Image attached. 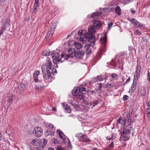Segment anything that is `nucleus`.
Returning <instances> with one entry per match:
<instances>
[{"label": "nucleus", "instance_id": "obj_1", "mask_svg": "<svg viewBox=\"0 0 150 150\" xmlns=\"http://www.w3.org/2000/svg\"><path fill=\"white\" fill-rule=\"evenodd\" d=\"M93 23V25L91 26L88 29L89 33L85 35L86 38H88L89 41L94 43L95 42L96 36H93L92 34L94 33L96 29H99L101 28L102 27V22L100 21L93 19L92 21Z\"/></svg>", "mask_w": 150, "mask_h": 150}, {"label": "nucleus", "instance_id": "obj_2", "mask_svg": "<svg viewBox=\"0 0 150 150\" xmlns=\"http://www.w3.org/2000/svg\"><path fill=\"white\" fill-rule=\"evenodd\" d=\"M51 55L54 60H57L58 62H60L61 63L64 61V59L68 60L69 58H72V55L68 54L66 55L62 54L61 58H60V55L58 53H54L52 54V53L51 52Z\"/></svg>", "mask_w": 150, "mask_h": 150}, {"label": "nucleus", "instance_id": "obj_3", "mask_svg": "<svg viewBox=\"0 0 150 150\" xmlns=\"http://www.w3.org/2000/svg\"><path fill=\"white\" fill-rule=\"evenodd\" d=\"M141 71V67L140 66L138 65L136 67V71L134 74V80L138 79L140 76V74ZM136 83H135L134 81H133V84L132 86L131 90L134 91L136 88Z\"/></svg>", "mask_w": 150, "mask_h": 150}, {"label": "nucleus", "instance_id": "obj_4", "mask_svg": "<svg viewBox=\"0 0 150 150\" xmlns=\"http://www.w3.org/2000/svg\"><path fill=\"white\" fill-rule=\"evenodd\" d=\"M33 132L35 133L36 137H39L42 134V129L41 127H36L34 128Z\"/></svg>", "mask_w": 150, "mask_h": 150}, {"label": "nucleus", "instance_id": "obj_5", "mask_svg": "<svg viewBox=\"0 0 150 150\" xmlns=\"http://www.w3.org/2000/svg\"><path fill=\"white\" fill-rule=\"evenodd\" d=\"M84 54V52L83 51H76L74 53V56L77 59H82Z\"/></svg>", "mask_w": 150, "mask_h": 150}, {"label": "nucleus", "instance_id": "obj_6", "mask_svg": "<svg viewBox=\"0 0 150 150\" xmlns=\"http://www.w3.org/2000/svg\"><path fill=\"white\" fill-rule=\"evenodd\" d=\"M40 139H34L32 141L31 143L34 146H38L39 145V146H40V145H42Z\"/></svg>", "mask_w": 150, "mask_h": 150}, {"label": "nucleus", "instance_id": "obj_7", "mask_svg": "<svg viewBox=\"0 0 150 150\" xmlns=\"http://www.w3.org/2000/svg\"><path fill=\"white\" fill-rule=\"evenodd\" d=\"M120 138L124 140H128L129 139L128 135L127 134V131H124L123 132Z\"/></svg>", "mask_w": 150, "mask_h": 150}, {"label": "nucleus", "instance_id": "obj_8", "mask_svg": "<svg viewBox=\"0 0 150 150\" xmlns=\"http://www.w3.org/2000/svg\"><path fill=\"white\" fill-rule=\"evenodd\" d=\"M62 104L63 105V108L65 112L67 113H70L71 112V110L70 108V106L67 104H64V103H63Z\"/></svg>", "mask_w": 150, "mask_h": 150}, {"label": "nucleus", "instance_id": "obj_9", "mask_svg": "<svg viewBox=\"0 0 150 150\" xmlns=\"http://www.w3.org/2000/svg\"><path fill=\"white\" fill-rule=\"evenodd\" d=\"M40 74V72L39 71H36L33 74L34 80L35 82H37L38 81V76Z\"/></svg>", "mask_w": 150, "mask_h": 150}, {"label": "nucleus", "instance_id": "obj_10", "mask_svg": "<svg viewBox=\"0 0 150 150\" xmlns=\"http://www.w3.org/2000/svg\"><path fill=\"white\" fill-rule=\"evenodd\" d=\"M89 33V32L88 33H86V31L85 30H79V31H78V34H79V35H80V36H83L84 35V37L85 38H86V39H88V41L89 42H91L90 41H89V39L88 38H87L86 37H85V35H86V34L88 33Z\"/></svg>", "mask_w": 150, "mask_h": 150}, {"label": "nucleus", "instance_id": "obj_11", "mask_svg": "<svg viewBox=\"0 0 150 150\" xmlns=\"http://www.w3.org/2000/svg\"><path fill=\"white\" fill-rule=\"evenodd\" d=\"M100 42L101 43L102 46L104 47L107 42V37L106 36H104L103 38H101L100 39Z\"/></svg>", "mask_w": 150, "mask_h": 150}, {"label": "nucleus", "instance_id": "obj_12", "mask_svg": "<svg viewBox=\"0 0 150 150\" xmlns=\"http://www.w3.org/2000/svg\"><path fill=\"white\" fill-rule=\"evenodd\" d=\"M84 94L79 93L76 97L78 98H79L81 100H82L83 102H85V100L84 99V98H85V96Z\"/></svg>", "mask_w": 150, "mask_h": 150}, {"label": "nucleus", "instance_id": "obj_13", "mask_svg": "<svg viewBox=\"0 0 150 150\" xmlns=\"http://www.w3.org/2000/svg\"><path fill=\"white\" fill-rule=\"evenodd\" d=\"M101 13L100 12H96L93 13L91 15L90 17L92 18H96L97 17H98L101 14Z\"/></svg>", "mask_w": 150, "mask_h": 150}, {"label": "nucleus", "instance_id": "obj_14", "mask_svg": "<svg viewBox=\"0 0 150 150\" xmlns=\"http://www.w3.org/2000/svg\"><path fill=\"white\" fill-rule=\"evenodd\" d=\"M40 140H41V143L42 145H41L40 146L43 149V148L45 146L47 143V140L45 139H42Z\"/></svg>", "mask_w": 150, "mask_h": 150}, {"label": "nucleus", "instance_id": "obj_15", "mask_svg": "<svg viewBox=\"0 0 150 150\" xmlns=\"http://www.w3.org/2000/svg\"><path fill=\"white\" fill-rule=\"evenodd\" d=\"M18 89L20 92H22L25 89V86L23 83L20 84L18 86Z\"/></svg>", "mask_w": 150, "mask_h": 150}, {"label": "nucleus", "instance_id": "obj_16", "mask_svg": "<svg viewBox=\"0 0 150 150\" xmlns=\"http://www.w3.org/2000/svg\"><path fill=\"white\" fill-rule=\"evenodd\" d=\"M146 91L144 89V88L143 87H142L141 88L140 90L139 91V94H141V95L142 96H144L145 95Z\"/></svg>", "mask_w": 150, "mask_h": 150}, {"label": "nucleus", "instance_id": "obj_17", "mask_svg": "<svg viewBox=\"0 0 150 150\" xmlns=\"http://www.w3.org/2000/svg\"><path fill=\"white\" fill-rule=\"evenodd\" d=\"M98 103V101H96L95 102H93L91 103H88V105L91 108H93V107L97 105Z\"/></svg>", "mask_w": 150, "mask_h": 150}, {"label": "nucleus", "instance_id": "obj_18", "mask_svg": "<svg viewBox=\"0 0 150 150\" xmlns=\"http://www.w3.org/2000/svg\"><path fill=\"white\" fill-rule=\"evenodd\" d=\"M13 95L12 94L8 93V102L9 103L12 102V100L13 98Z\"/></svg>", "mask_w": 150, "mask_h": 150}, {"label": "nucleus", "instance_id": "obj_19", "mask_svg": "<svg viewBox=\"0 0 150 150\" xmlns=\"http://www.w3.org/2000/svg\"><path fill=\"white\" fill-rule=\"evenodd\" d=\"M127 122L126 120L124 119L123 118H122L121 117L119 118L117 120V122L119 123L122 124L123 123H126Z\"/></svg>", "mask_w": 150, "mask_h": 150}, {"label": "nucleus", "instance_id": "obj_20", "mask_svg": "<svg viewBox=\"0 0 150 150\" xmlns=\"http://www.w3.org/2000/svg\"><path fill=\"white\" fill-rule=\"evenodd\" d=\"M79 92L78 89L76 88L72 90V93L73 95L76 97L79 93Z\"/></svg>", "mask_w": 150, "mask_h": 150}, {"label": "nucleus", "instance_id": "obj_21", "mask_svg": "<svg viewBox=\"0 0 150 150\" xmlns=\"http://www.w3.org/2000/svg\"><path fill=\"white\" fill-rule=\"evenodd\" d=\"M115 12L118 15H120V11L121 9L119 6H117L115 8Z\"/></svg>", "mask_w": 150, "mask_h": 150}, {"label": "nucleus", "instance_id": "obj_22", "mask_svg": "<svg viewBox=\"0 0 150 150\" xmlns=\"http://www.w3.org/2000/svg\"><path fill=\"white\" fill-rule=\"evenodd\" d=\"M58 132L59 134V137L62 139H64L63 137L65 136V135L63 133H62L61 131L58 130H57V132Z\"/></svg>", "mask_w": 150, "mask_h": 150}, {"label": "nucleus", "instance_id": "obj_23", "mask_svg": "<svg viewBox=\"0 0 150 150\" xmlns=\"http://www.w3.org/2000/svg\"><path fill=\"white\" fill-rule=\"evenodd\" d=\"M86 88L81 87L79 89V92L80 93L84 94L86 93Z\"/></svg>", "mask_w": 150, "mask_h": 150}, {"label": "nucleus", "instance_id": "obj_24", "mask_svg": "<svg viewBox=\"0 0 150 150\" xmlns=\"http://www.w3.org/2000/svg\"><path fill=\"white\" fill-rule=\"evenodd\" d=\"M128 19L133 24L135 25H136V24L138 21H137L136 20L133 18L132 19L128 18Z\"/></svg>", "mask_w": 150, "mask_h": 150}, {"label": "nucleus", "instance_id": "obj_25", "mask_svg": "<svg viewBox=\"0 0 150 150\" xmlns=\"http://www.w3.org/2000/svg\"><path fill=\"white\" fill-rule=\"evenodd\" d=\"M111 77L113 79L116 80L117 79V76L115 73L111 74L110 75Z\"/></svg>", "mask_w": 150, "mask_h": 150}, {"label": "nucleus", "instance_id": "obj_26", "mask_svg": "<svg viewBox=\"0 0 150 150\" xmlns=\"http://www.w3.org/2000/svg\"><path fill=\"white\" fill-rule=\"evenodd\" d=\"M46 71L47 73V74H50V75H51V74L52 72V69L50 67H47L46 69Z\"/></svg>", "mask_w": 150, "mask_h": 150}, {"label": "nucleus", "instance_id": "obj_27", "mask_svg": "<svg viewBox=\"0 0 150 150\" xmlns=\"http://www.w3.org/2000/svg\"><path fill=\"white\" fill-rule=\"evenodd\" d=\"M43 76L44 79L47 80L49 79L50 77H51L52 76L50 75L46 74V73H45L44 74V75H43Z\"/></svg>", "mask_w": 150, "mask_h": 150}, {"label": "nucleus", "instance_id": "obj_28", "mask_svg": "<svg viewBox=\"0 0 150 150\" xmlns=\"http://www.w3.org/2000/svg\"><path fill=\"white\" fill-rule=\"evenodd\" d=\"M43 84L42 83H41V84L40 85H37L36 86L35 89H38V90H39L41 89L43 87Z\"/></svg>", "mask_w": 150, "mask_h": 150}, {"label": "nucleus", "instance_id": "obj_29", "mask_svg": "<svg viewBox=\"0 0 150 150\" xmlns=\"http://www.w3.org/2000/svg\"><path fill=\"white\" fill-rule=\"evenodd\" d=\"M51 52L50 51L48 52H47L46 51H44L42 52V55L45 56H48L51 54Z\"/></svg>", "mask_w": 150, "mask_h": 150}, {"label": "nucleus", "instance_id": "obj_30", "mask_svg": "<svg viewBox=\"0 0 150 150\" xmlns=\"http://www.w3.org/2000/svg\"><path fill=\"white\" fill-rule=\"evenodd\" d=\"M127 127H129V128H128L126 129H125L124 130V131H127V134L129 135V134L130 133V131L131 130V128L130 127H129V125Z\"/></svg>", "mask_w": 150, "mask_h": 150}, {"label": "nucleus", "instance_id": "obj_31", "mask_svg": "<svg viewBox=\"0 0 150 150\" xmlns=\"http://www.w3.org/2000/svg\"><path fill=\"white\" fill-rule=\"evenodd\" d=\"M81 45L79 43H76L75 44V46L77 50L80 49L81 47Z\"/></svg>", "mask_w": 150, "mask_h": 150}, {"label": "nucleus", "instance_id": "obj_32", "mask_svg": "<svg viewBox=\"0 0 150 150\" xmlns=\"http://www.w3.org/2000/svg\"><path fill=\"white\" fill-rule=\"evenodd\" d=\"M53 33L52 32L50 31L49 30L48 32L47 33L46 37H52V35L53 34Z\"/></svg>", "mask_w": 150, "mask_h": 150}, {"label": "nucleus", "instance_id": "obj_33", "mask_svg": "<svg viewBox=\"0 0 150 150\" xmlns=\"http://www.w3.org/2000/svg\"><path fill=\"white\" fill-rule=\"evenodd\" d=\"M89 42L90 43H91L90 42ZM91 43H93V44H94V43H92V42H91ZM91 44L90 43H88H88L86 44V45L84 46V47L86 49V50L87 49H90V47H91Z\"/></svg>", "mask_w": 150, "mask_h": 150}, {"label": "nucleus", "instance_id": "obj_34", "mask_svg": "<svg viewBox=\"0 0 150 150\" xmlns=\"http://www.w3.org/2000/svg\"><path fill=\"white\" fill-rule=\"evenodd\" d=\"M52 63L50 61L47 60L46 63V65L47 67H50L51 66Z\"/></svg>", "mask_w": 150, "mask_h": 150}, {"label": "nucleus", "instance_id": "obj_35", "mask_svg": "<svg viewBox=\"0 0 150 150\" xmlns=\"http://www.w3.org/2000/svg\"><path fill=\"white\" fill-rule=\"evenodd\" d=\"M81 137L83 139V142H89L90 140L89 139H85V137H86L85 136V135H83V136H81Z\"/></svg>", "mask_w": 150, "mask_h": 150}, {"label": "nucleus", "instance_id": "obj_36", "mask_svg": "<svg viewBox=\"0 0 150 150\" xmlns=\"http://www.w3.org/2000/svg\"><path fill=\"white\" fill-rule=\"evenodd\" d=\"M143 24H141V23L137 21V23L136 24V25H135L136 26V27H138V28H141L143 26Z\"/></svg>", "mask_w": 150, "mask_h": 150}, {"label": "nucleus", "instance_id": "obj_37", "mask_svg": "<svg viewBox=\"0 0 150 150\" xmlns=\"http://www.w3.org/2000/svg\"><path fill=\"white\" fill-rule=\"evenodd\" d=\"M86 53L87 54H89L91 53V49H86Z\"/></svg>", "mask_w": 150, "mask_h": 150}, {"label": "nucleus", "instance_id": "obj_38", "mask_svg": "<svg viewBox=\"0 0 150 150\" xmlns=\"http://www.w3.org/2000/svg\"><path fill=\"white\" fill-rule=\"evenodd\" d=\"M31 150H43V149L41 148V147L39 146L36 147H34Z\"/></svg>", "mask_w": 150, "mask_h": 150}, {"label": "nucleus", "instance_id": "obj_39", "mask_svg": "<svg viewBox=\"0 0 150 150\" xmlns=\"http://www.w3.org/2000/svg\"><path fill=\"white\" fill-rule=\"evenodd\" d=\"M113 23L112 22H110L108 23V29L109 30L110 29L111 27L112 26Z\"/></svg>", "mask_w": 150, "mask_h": 150}, {"label": "nucleus", "instance_id": "obj_40", "mask_svg": "<svg viewBox=\"0 0 150 150\" xmlns=\"http://www.w3.org/2000/svg\"><path fill=\"white\" fill-rule=\"evenodd\" d=\"M45 66L44 65H42V71L43 74H45L46 73L45 71Z\"/></svg>", "mask_w": 150, "mask_h": 150}, {"label": "nucleus", "instance_id": "obj_41", "mask_svg": "<svg viewBox=\"0 0 150 150\" xmlns=\"http://www.w3.org/2000/svg\"><path fill=\"white\" fill-rule=\"evenodd\" d=\"M97 77L98 80L100 81H102L103 80L102 76L101 75L98 76Z\"/></svg>", "mask_w": 150, "mask_h": 150}, {"label": "nucleus", "instance_id": "obj_42", "mask_svg": "<svg viewBox=\"0 0 150 150\" xmlns=\"http://www.w3.org/2000/svg\"><path fill=\"white\" fill-rule=\"evenodd\" d=\"M98 86V91L100 93L101 92V89L102 86V83H100L99 84Z\"/></svg>", "mask_w": 150, "mask_h": 150}, {"label": "nucleus", "instance_id": "obj_43", "mask_svg": "<svg viewBox=\"0 0 150 150\" xmlns=\"http://www.w3.org/2000/svg\"><path fill=\"white\" fill-rule=\"evenodd\" d=\"M5 30V28H4V27L3 28L1 29L0 31V36L3 34V32Z\"/></svg>", "mask_w": 150, "mask_h": 150}, {"label": "nucleus", "instance_id": "obj_44", "mask_svg": "<svg viewBox=\"0 0 150 150\" xmlns=\"http://www.w3.org/2000/svg\"><path fill=\"white\" fill-rule=\"evenodd\" d=\"M114 144L113 142H112L109 145L110 149H112L114 146Z\"/></svg>", "mask_w": 150, "mask_h": 150}, {"label": "nucleus", "instance_id": "obj_45", "mask_svg": "<svg viewBox=\"0 0 150 150\" xmlns=\"http://www.w3.org/2000/svg\"><path fill=\"white\" fill-rule=\"evenodd\" d=\"M132 115V112L131 111H129L128 113H127V117H130Z\"/></svg>", "mask_w": 150, "mask_h": 150}, {"label": "nucleus", "instance_id": "obj_46", "mask_svg": "<svg viewBox=\"0 0 150 150\" xmlns=\"http://www.w3.org/2000/svg\"><path fill=\"white\" fill-rule=\"evenodd\" d=\"M129 97L128 96L125 95L123 96V99L124 100H127L128 99Z\"/></svg>", "mask_w": 150, "mask_h": 150}, {"label": "nucleus", "instance_id": "obj_47", "mask_svg": "<svg viewBox=\"0 0 150 150\" xmlns=\"http://www.w3.org/2000/svg\"><path fill=\"white\" fill-rule=\"evenodd\" d=\"M135 35L141 34V32L139 31L138 30H137L134 33Z\"/></svg>", "mask_w": 150, "mask_h": 150}, {"label": "nucleus", "instance_id": "obj_48", "mask_svg": "<svg viewBox=\"0 0 150 150\" xmlns=\"http://www.w3.org/2000/svg\"><path fill=\"white\" fill-rule=\"evenodd\" d=\"M38 4H34V9L36 10L37 9V7H38Z\"/></svg>", "mask_w": 150, "mask_h": 150}, {"label": "nucleus", "instance_id": "obj_49", "mask_svg": "<svg viewBox=\"0 0 150 150\" xmlns=\"http://www.w3.org/2000/svg\"><path fill=\"white\" fill-rule=\"evenodd\" d=\"M55 28H52V27H50V29H49V30L50 31L52 32H53L54 33L55 30Z\"/></svg>", "mask_w": 150, "mask_h": 150}, {"label": "nucleus", "instance_id": "obj_50", "mask_svg": "<svg viewBox=\"0 0 150 150\" xmlns=\"http://www.w3.org/2000/svg\"><path fill=\"white\" fill-rule=\"evenodd\" d=\"M56 23H53L50 26V27H52V28H55L56 27Z\"/></svg>", "mask_w": 150, "mask_h": 150}, {"label": "nucleus", "instance_id": "obj_51", "mask_svg": "<svg viewBox=\"0 0 150 150\" xmlns=\"http://www.w3.org/2000/svg\"><path fill=\"white\" fill-rule=\"evenodd\" d=\"M134 9L133 8H131V12L132 14H134L135 13V11Z\"/></svg>", "mask_w": 150, "mask_h": 150}, {"label": "nucleus", "instance_id": "obj_52", "mask_svg": "<svg viewBox=\"0 0 150 150\" xmlns=\"http://www.w3.org/2000/svg\"><path fill=\"white\" fill-rule=\"evenodd\" d=\"M148 79H149L150 82V75L149 73V71H148Z\"/></svg>", "mask_w": 150, "mask_h": 150}, {"label": "nucleus", "instance_id": "obj_53", "mask_svg": "<svg viewBox=\"0 0 150 150\" xmlns=\"http://www.w3.org/2000/svg\"><path fill=\"white\" fill-rule=\"evenodd\" d=\"M146 57L147 58H150V55H149V53L147 54L146 55Z\"/></svg>", "mask_w": 150, "mask_h": 150}, {"label": "nucleus", "instance_id": "obj_54", "mask_svg": "<svg viewBox=\"0 0 150 150\" xmlns=\"http://www.w3.org/2000/svg\"><path fill=\"white\" fill-rule=\"evenodd\" d=\"M49 127H51V128H53V125L51 124H50L48 125Z\"/></svg>", "mask_w": 150, "mask_h": 150}, {"label": "nucleus", "instance_id": "obj_55", "mask_svg": "<svg viewBox=\"0 0 150 150\" xmlns=\"http://www.w3.org/2000/svg\"><path fill=\"white\" fill-rule=\"evenodd\" d=\"M143 41L144 42H146L148 41V40L147 39H146V38H143Z\"/></svg>", "mask_w": 150, "mask_h": 150}, {"label": "nucleus", "instance_id": "obj_56", "mask_svg": "<svg viewBox=\"0 0 150 150\" xmlns=\"http://www.w3.org/2000/svg\"><path fill=\"white\" fill-rule=\"evenodd\" d=\"M48 150H54V149L52 147H50L48 148Z\"/></svg>", "mask_w": 150, "mask_h": 150}, {"label": "nucleus", "instance_id": "obj_57", "mask_svg": "<svg viewBox=\"0 0 150 150\" xmlns=\"http://www.w3.org/2000/svg\"><path fill=\"white\" fill-rule=\"evenodd\" d=\"M35 4H38V0H35Z\"/></svg>", "mask_w": 150, "mask_h": 150}, {"label": "nucleus", "instance_id": "obj_58", "mask_svg": "<svg viewBox=\"0 0 150 150\" xmlns=\"http://www.w3.org/2000/svg\"><path fill=\"white\" fill-rule=\"evenodd\" d=\"M130 80V78L129 77L128 79H127L126 81L125 82V83H126L128 81H129Z\"/></svg>", "mask_w": 150, "mask_h": 150}, {"label": "nucleus", "instance_id": "obj_59", "mask_svg": "<svg viewBox=\"0 0 150 150\" xmlns=\"http://www.w3.org/2000/svg\"><path fill=\"white\" fill-rule=\"evenodd\" d=\"M52 130V129H48L47 130V132H51V131Z\"/></svg>", "mask_w": 150, "mask_h": 150}, {"label": "nucleus", "instance_id": "obj_60", "mask_svg": "<svg viewBox=\"0 0 150 150\" xmlns=\"http://www.w3.org/2000/svg\"><path fill=\"white\" fill-rule=\"evenodd\" d=\"M128 118V122H130L131 121V119H130V117Z\"/></svg>", "mask_w": 150, "mask_h": 150}, {"label": "nucleus", "instance_id": "obj_61", "mask_svg": "<svg viewBox=\"0 0 150 150\" xmlns=\"http://www.w3.org/2000/svg\"><path fill=\"white\" fill-rule=\"evenodd\" d=\"M112 137H113V136H112V137L109 138L108 139V140H110L112 139H113Z\"/></svg>", "mask_w": 150, "mask_h": 150}, {"label": "nucleus", "instance_id": "obj_62", "mask_svg": "<svg viewBox=\"0 0 150 150\" xmlns=\"http://www.w3.org/2000/svg\"><path fill=\"white\" fill-rule=\"evenodd\" d=\"M68 144L69 146V145H71L70 142V141L69 140V141H68Z\"/></svg>", "mask_w": 150, "mask_h": 150}, {"label": "nucleus", "instance_id": "obj_63", "mask_svg": "<svg viewBox=\"0 0 150 150\" xmlns=\"http://www.w3.org/2000/svg\"><path fill=\"white\" fill-rule=\"evenodd\" d=\"M49 124H46L45 125V126L46 127H48L49 126H48V125Z\"/></svg>", "mask_w": 150, "mask_h": 150}, {"label": "nucleus", "instance_id": "obj_64", "mask_svg": "<svg viewBox=\"0 0 150 150\" xmlns=\"http://www.w3.org/2000/svg\"><path fill=\"white\" fill-rule=\"evenodd\" d=\"M148 106L149 107H150V101L149 102Z\"/></svg>", "mask_w": 150, "mask_h": 150}]
</instances>
